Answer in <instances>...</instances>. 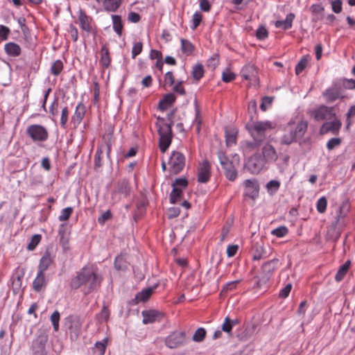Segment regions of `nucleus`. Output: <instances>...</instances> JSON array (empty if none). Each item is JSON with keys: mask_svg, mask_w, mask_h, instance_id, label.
<instances>
[{"mask_svg": "<svg viewBox=\"0 0 355 355\" xmlns=\"http://www.w3.org/2000/svg\"><path fill=\"white\" fill-rule=\"evenodd\" d=\"M73 213V208L71 207H66L63 209L60 214L58 216V219L60 221H66L67 220L69 217L71 216V214Z\"/></svg>", "mask_w": 355, "mask_h": 355, "instance_id": "obj_40", "label": "nucleus"}, {"mask_svg": "<svg viewBox=\"0 0 355 355\" xmlns=\"http://www.w3.org/2000/svg\"><path fill=\"white\" fill-rule=\"evenodd\" d=\"M218 157L221 166L225 171L226 178L230 181H234L236 178L237 173L232 162L230 161L225 153L222 150L218 152Z\"/></svg>", "mask_w": 355, "mask_h": 355, "instance_id": "obj_5", "label": "nucleus"}, {"mask_svg": "<svg viewBox=\"0 0 355 355\" xmlns=\"http://www.w3.org/2000/svg\"><path fill=\"white\" fill-rule=\"evenodd\" d=\"M245 197L255 200L259 196V186L257 180H246L244 182Z\"/></svg>", "mask_w": 355, "mask_h": 355, "instance_id": "obj_12", "label": "nucleus"}, {"mask_svg": "<svg viewBox=\"0 0 355 355\" xmlns=\"http://www.w3.org/2000/svg\"><path fill=\"white\" fill-rule=\"evenodd\" d=\"M324 96L329 101H334L340 97L338 92L336 89H329L325 93Z\"/></svg>", "mask_w": 355, "mask_h": 355, "instance_id": "obj_39", "label": "nucleus"}, {"mask_svg": "<svg viewBox=\"0 0 355 355\" xmlns=\"http://www.w3.org/2000/svg\"><path fill=\"white\" fill-rule=\"evenodd\" d=\"M111 218V212L110 209H107L106 211L101 214V215L98 218V222L101 225H104V223Z\"/></svg>", "mask_w": 355, "mask_h": 355, "instance_id": "obj_54", "label": "nucleus"}, {"mask_svg": "<svg viewBox=\"0 0 355 355\" xmlns=\"http://www.w3.org/2000/svg\"><path fill=\"white\" fill-rule=\"evenodd\" d=\"M331 121L324 123L320 128V134L325 135L331 132L333 135H338L341 128L342 123L340 120L336 117L331 119Z\"/></svg>", "mask_w": 355, "mask_h": 355, "instance_id": "obj_13", "label": "nucleus"}, {"mask_svg": "<svg viewBox=\"0 0 355 355\" xmlns=\"http://www.w3.org/2000/svg\"><path fill=\"white\" fill-rule=\"evenodd\" d=\"M26 133L34 141H45L49 137L46 129L37 124L28 126Z\"/></svg>", "mask_w": 355, "mask_h": 355, "instance_id": "obj_8", "label": "nucleus"}, {"mask_svg": "<svg viewBox=\"0 0 355 355\" xmlns=\"http://www.w3.org/2000/svg\"><path fill=\"white\" fill-rule=\"evenodd\" d=\"M141 315L143 317V323L146 324L156 321H160L164 317L162 312L155 309L143 311Z\"/></svg>", "mask_w": 355, "mask_h": 355, "instance_id": "obj_19", "label": "nucleus"}, {"mask_svg": "<svg viewBox=\"0 0 355 355\" xmlns=\"http://www.w3.org/2000/svg\"><path fill=\"white\" fill-rule=\"evenodd\" d=\"M335 116L336 114L333 107L321 106L314 111V119L316 121L331 120Z\"/></svg>", "mask_w": 355, "mask_h": 355, "instance_id": "obj_15", "label": "nucleus"}, {"mask_svg": "<svg viewBox=\"0 0 355 355\" xmlns=\"http://www.w3.org/2000/svg\"><path fill=\"white\" fill-rule=\"evenodd\" d=\"M308 127V122L306 121H300L295 130L290 129L288 132L284 134L282 137V142L284 144L288 145L293 143L297 138H302Z\"/></svg>", "mask_w": 355, "mask_h": 355, "instance_id": "obj_4", "label": "nucleus"}, {"mask_svg": "<svg viewBox=\"0 0 355 355\" xmlns=\"http://www.w3.org/2000/svg\"><path fill=\"white\" fill-rule=\"evenodd\" d=\"M181 49L183 53L191 55L194 49V46L191 42L185 39H181Z\"/></svg>", "mask_w": 355, "mask_h": 355, "instance_id": "obj_33", "label": "nucleus"}, {"mask_svg": "<svg viewBox=\"0 0 355 355\" xmlns=\"http://www.w3.org/2000/svg\"><path fill=\"white\" fill-rule=\"evenodd\" d=\"M288 233V229L285 226L279 227L271 232V234L277 237H283Z\"/></svg>", "mask_w": 355, "mask_h": 355, "instance_id": "obj_47", "label": "nucleus"}, {"mask_svg": "<svg viewBox=\"0 0 355 355\" xmlns=\"http://www.w3.org/2000/svg\"><path fill=\"white\" fill-rule=\"evenodd\" d=\"M327 200L325 197H321L317 202V210L319 213H324L326 211Z\"/></svg>", "mask_w": 355, "mask_h": 355, "instance_id": "obj_45", "label": "nucleus"}, {"mask_svg": "<svg viewBox=\"0 0 355 355\" xmlns=\"http://www.w3.org/2000/svg\"><path fill=\"white\" fill-rule=\"evenodd\" d=\"M331 8L334 12L340 13L342 11V1L334 0L331 2Z\"/></svg>", "mask_w": 355, "mask_h": 355, "instance_id": "obj_61", "label": "nucleus"}, {"mask_svg": "<svg viewBox=\"0 0 355 355\" xmlns=\"http://www.w3.org/2000/svg\"><path fill=\"white\" fill-rule=\"evenodd\" d=\"M59 320L60 313L58 311H55L51 316V321L55 331H58L59 329Z\"/></svg>", "mask_w": 355, "mask_h": 355, "instance_id": "obj_46", "label": "nucleus"}, {"mask_svg": "<svg viewBox=\"0 0 355 355\" xmlns=\"http://www.w3.org/2000/svg\"><path fill=\"white\" fill-rule=\"evenodd\" d=\"M112 24L114 31L121 36L123 30V24L121 17L119 15H112Z\"/></svg>", "mask_w": 355, "mask_h": 355, "instance_id": "obj_34", "label": "nucleus"}, {"mask_svg": "<svg viewBox=\"0 0 355 355\" xmlns=\"http://www.w3.org/2000/svg\"><path fill=\"white\" fill-rule=\"evenodd\" d=\"M168 164L170 171L173 174L179 173L185 166V157L184 155L178 151H173L170 157Z\"/></svg>", "mask_w": 355, "mask_h": 355, "instance_id": "obj_6", "label": "nucleus"}, {"mask_svg": "<svg viewBox=\"0 0 355 355\" xmlns=\"http://www.w3.org/2000/svg\"><path fill=\"white\" fill-rule=\"evenodd\" d=\"M175 78L171 71H168L164 75V84L168 85L169 87L172 86L174 84Z\"/></svg>", "mask_w": 355, "mask_h": 355, "instance_id": "obj_59", "label": "nucleus"}, {"mask_svg": "<svg viewBox=\"0 0 355 355\" xmlns=\"http://www.w3.org/2000/svg\"><path fill=\"white\" fill-rule=\"evenodd\" d=\"M69 110L67 107L62 110V114L60 118V125L62 128H65L68 121Z\"/></svg>", "mask_w": 355, "mask_h": 355, "instance_id": "obj_51", "label": "nucleus"}, {"mask_svg": "<svg viewBox=\"0 0 355 355\" xmlns=\"http://www.w3.org/2000/svg\"><path fill=\"white\" fill-rule=\"evenodd\" d=\"M252 258L257 261L266 258V252L262 245H257L254 247Z\"/></svg>", "mask_w": 355, "mask_h": 355, "instance_id": "obj_35", "label": "nucleus"}, {"mask_svg": "<svg viewBox=\"0 0 355 355\" xmlns=\"http://www.w3.org/2000/svg\"><path fill=\"white\" fill-rule=\"evenodd\" d=\"M188 185V182L185 178H178L172 184V187L175 188H186Z\"/></svg>", "mask_w": 355, "mask_h": 355, "instance_id": "obj_55", "label": "nucleus"}, {"mask_svg": "<svg viewBox=\"0 0 355 355\" xmlns=\"http://www.w3.org/2000/svg\"><path fill=\"white\" fill-rule=\"evenodd\" d=\"M156 125L158 128V135L159 136V149L162 153H164L168 149L172 141V123H157Z\"/></svg>", "mask_w": 355, "mask_h": 355, "instance_id": "obj_3", "label": "nucleus"}, {"mask_svg": "<svg viewBox=\"0 0 355 355\" xmlns=\"http://www.w3.org/2000/svg\"><path fill=\"white\" fill-rule=\"evenodd\" d=\"M292 288V285L291 284H287L284 288H283L279 294V296L282 298H286L289 295Z\"/></svg>", "mask_w": 355, "mask_h": 355, "instance_id": "obj_63", "label": "nucleus"}, {"mask_svg": "<svg viewBox=\"0 0 355 355\" xmlns=\"http://www.w3.org/2000/svg\"><path fill=\"white\" fill-rule=\"evenodd\" d=\"M202 21V15L198 12H196L193 14V19H192V26H191V28L193 30H195L200 24Z\"/></svg>", "mask_w": 355, "mask_h": 355, "instance_id": "obj_50", "label": "nucleus"}, {"mask_svg": "<svg viewBox=\"0 0 355 355\" xmlns=\"http://www.w3.org/2000/svg\"><path fill=\"white\" fill-rule=\"evenodd\" d=\"M206 336V331L204 328H198L193 336V340L195 342H202Z\"/></svg>", "mask_w": 355, "mask_h": 355, "instance_id": "obj_41", "label": "nucleus"}, {"mask_svg": "<svg viewBox=\"0 0 355 355\" xmlns=\"http://www.w3.org/2000/svg\"><path fill=\"white\" fill-rule=\"evenodd\" d=\"M109 338H105L102 342H96L95 344V352L98 355H103L105 350V344L107 343Z\"/></svg>", "mask_w": 355, "mask_h": 355, "instance_id": "obj_42", "label": "nucleus"}, {"mask_svg": "<svg viewBox=\"0 0 355 355\" xmlns=\"http://www.w3.org/2000/svg\"><path fill=\"white\" fill-rule=\"evenodd\" d=\"M46 284V280L44 276V272L38 270L37 276L33 282L34 290L36 291H40Z\"/></svg>", "mask_w": 355, "mask_h": 355, "instance_id": "obj_27", "label": "nucleus"}, {"mask_svg": "<svg viewBox=\"0 0 355 355\" xmlns=\"http://www.w3.org/2000/svg\"><path fill=\"white\" fill-rule=\"evenodd\" d=\"M60 243L62 246V248L64 252H67L69 250V238L68 236H62L60 237Z\"/></svg>", "mask_w": 355, "mask_h": 355, "instance_id": "obj_64", "label": "nucleus"}, {"mask_svg": "<svg viewBox=\"0 0 355 355\" xmlns=\"http://www.w3.org/2000/svg\"><path fill=\"white\" fill-rule=\"evenodd\" d=\"M211 176V165L207 160L203 161L199 166L198 172V181L206 183Z\"/></svg>", "mask_w": 355, "mask_h": 355, "instance_id": "obj_18", "label": "nucleus"}, {"mask_svg": "<svg viewBox=\"0 0 355 355\" xmlns=\"http://www.w3.org/2000/svg\"><path fill=\"white\" fill-rule=\"evenodd\" d=\"M130 191V188L128 182L123 180L119 182L116 190L112 193V200H120L123 198H126Z\"/></svg>", "mask_w": 355, "mask_h": 355, "instance_id": "obj_16", "label": "nucleus"}, {"mask_svg": "<svg viewBox=\"0 0 355 355\" xmlns=\"http://www.w3.org/2000/svg\"><path fill=\"white\" fill-rule=\"evenodd\" d=\"M235 78H236V75L230 71L223 72L222 80L225 83H230V82L234 80L235 79Z\"/></svg>", "mask_w": 355, "mask_h": 355, "instance_id": "obj_58", "label": "nucleus"}, {"mask_svg": "<svg viewBox=\"0 0 355 355\" xmlns=\"http://www.w3.org/2000/svg\"><path fill=\"white\" fill-rule=\"evenodd\" d=\"M257 70L252 64L245 65L241 71V76L247 80H249L251 84L257 85L259 84V78L257 76Z\"/></svg>", "mask_w": 355, "mask_h": 355, "instance_id": "obj_11", "label": "nucleus"}, {"mask_svg": "<svg viewBox=\"0 0 355 355\" xmlns=\"http://www.w3.org/2000/svg\"><path fill=\"white\" fill-rule=\"evenodd\" d=\"M100 279L96 274L89 268H83L78 275L72 279L73 288H81L85 294L94 291L100 284Z\"/></svg>", "mask_w": 355, "mask_h": 355, "instance_id": "obj_1", "label": "nucleus"}, {"mask_svg": "<svg viewBox=\"0 0 355 355\" xmlns=\"http://www.w3.org/2000/svg\"><path fill=\"white\" fill-rule=\"evenodd\" d=\"M185 341V332L175 331L165 338V345L170 349H175L183 345Z\"/></svg>", "mask_w": 355, "mask_h": 355, "instance_id": "obj_9", "label": "nucleus"}, {"mask_svg": "<svg viewBox=\"0 0 355 355\" xmlns=\"http://www.w3.org/2000/svg\"><path fill=\"white\" fill-rule=\"evenodd\" d=\"M349 210V205L347 202H343L339 207L338 213L336 216V221L332 224V228L335 231V237L338 239L340 236V231L345 226L344 218Z\"/></svg>", "mask_w": 355, "mask_h": 355, "instance_id": "obj_7", "label": "nucleus"}, {"mask_svg": "<svg viewBox=\"0 0 355 355\" xmlns=\"http://www.w3.org/2000/svg\"><path fill=\"white\" fill-rule=\"evenodd\" d=\"M175 101V96L173 94L170 93L165 95L164 98L159 102V105H170Z\"/></svg>", "mask_w": 355, "mask_h": 355, "instance_id": "obj_43", "label": "nucleus"}, {"mask_svg": "<svg viewBox=\"0 0 355 355\" xmlns=\"http://www.w3.org/2000/svg\"><path fill=\"white\" fill-rule=\"evenodd\" d=\"M155 287H149L145 289H143L141 292L138 293L135 298V301L136 304L139 302H146L153 293Z\"/></svg>", "mask_w": 355, "mask_h": 355, "instance_id": "obj_23", "label": "nucleus"}, {"mask_svg": "<svg viewBox=\"0 0 355 355\" xmlns=\"http://www.w3.org/2000/svg\"><path fill=\"white\" fill-rule=\"evenodd\" d=\"M295 18L293 13H289L286 15L284 20L277 21L275 22V26L278 28H282L283 30H287L292 27L293 21Z\"/></svg>", "mask_w": 355, "mask_h": 355, "instance_id": "obj_28", "label": "nucleus"}, {"mask_svg": "<svg viewBox=\"0 0 355 355\" xmlns=\"http://www.w3.org/2000/svg\"><path fill=\"white\" fill-rule=\"evenodd\" d=\"M78 19L80 24V27L83 31L87 32H89L91 31L90 26V18L86 15V14L83 11L80 10Z\"/></svg>", "mask_w": 355, "mask_h": 355, "instance_id": "obj_30", "label": "nucleus"}, {"mask_svg": "<svg viewBox=\"0 0 355 355\" xmlns=\"http://www.w3.org/2000/svg\"><path fill=\"white\" fill-rule=\"evenodd\" d=\"M341 144V139L340 138H331L327 143V148L328 150H331L335 147L339 146Z\"/></svg>", "mask_w": 355, "mask_h": 355, "instance_id": "obj_53", "label": "nucleus"}, {"mask_svg": "<svg viewBox=\"0 0 355 355\" xmlns=\"http://www.w3.org/2000/svg\"><path fill=\"white\" fill-rule=\"evenodd\" d=\"M53 262V259L49 252H46L40 259L38 270L44 272Z\"/></svg>", "mask_w": 355, "mask_h": 355, "instance_id": "obj_29", "label": "nucleus"}, {"mask_svg": "<svg viewBox=\"0 0 355 355\" xmlns=\"http://www.w3.org/2000/svg\"><path fill=\"white\" fill-rule=\"evenodd\" d=\"M279 262V260L277 259H273L270 261H268L266 262L261 268L262 274H263V282H267L271 275L272 274L273 271L277 267V265Z\"/></svg>", "mask_w": 355, "mask_h": 355, "instance_id": "obj_21", "label": "nucleus"}, {"mask_svg": "<svg viewBox=\"0 0 355 355\" xmlns=\"http://www.w3.org/2000/svg\"><path fill=\"white\" fill-rule=\"evenodd\" d=\"M204 75V68L201 64H196L192 71V76L196 80H199Z\"/></svg>", "mask_w": 355, "mask_h": 355, "instance_id": "obj_37", "label": "nucleus"}, {"mask_svg": "<svg viewBox=\"0 0 355 355\" xmlns=\"http://www.w3.org/2000/svg\"><path fill=\"white\" fill-rule=\"evenodd\" d=\"M63 69V63L60 60H55L51 67V73L54 76H58L60 72L62 71Z\"/></svg>", "mask_w": 355, "mask_h": 355, "instance_id": "obj_38", "label": "nucleus"}, {"mask_svg": "<svg viewBox=\"0 0 355 355\" xmlns=\"http://www.w3.org/2000/svg\"><path fill=\"white\" fill-rule=\"evenodd\" d=\"M268 35L267 29L263 26H260L256 32V37L260 40L266 39Z\"/></svg>", "mask_w": 355, "mask_h": 355, "instance_id": "obj_49", "label": "nucleus"}, {"mask_svg": "<svg viewBox=\"0 0 355 355\" xmlns=\"http://www.w3.org/2000/svg\"><path fill=\"white\" fill-rule=\"evenodd\" d=\"M41 236L36 234L32 237V239L29 244L28 245V249L29 250H33L38 245L40 241Z\"/></svg>", "mask_w": 355, "mask_h": 355, "instance_id": "obj_57", "label": "nucleus"}, {"mask_svg": "<svg viewBox=\"0 0 355 355\" xmlns=\"http://www.w3.org/2000/svg\"><path fill=\"white\" fill-rule=\"evenodd\" d=\"M261 153V157L266 164L275 162L278 159L275 148L270 144H266L263 146Z\"/></svg>", "mask_w": 355, "mask_h": 355, "instance_id": "obj_17", "label": "nucleus"}, {"mask_svg": "<svg viewBox=\"0 0 355 355\" xmlns=\"http://www.w3.org/2000/svg\"><path fill=\"white\" fill-rule=\"evenodd\" d=\"M4 50L9 56L17 57L21 54V50L19 45L15 42H8L5 44Z\"/></svg>", "mask_w": 355, "mask_h": 355, "instance_id": "obj_25", "label": "nucleus"}, {"mask_svg": "<svg viewBox=\"0 0 355 355\" xmlns=\"http://www.w3.org/2000/svg\"><path fill=\"white\" fill-rule=\"evenodd\" d=\"M252 138L263 141L266 138V132L273 128L272 123L270 121H252L245 125Z\"/></svg>", "mask_w": 355, "mask_h": 355, "instance_id": "obj_2", "label": "nucleus"}, {"mask_svg": "<svg viewBox=\"0 0 355 355\" xmlns=\"http://www.w3.org/2000/svg\"><path fill=\"white\" fill-rule=\"evenodd\" d=\"M100 64L103 68V75H107V79L110 78V71L109 70V66L110 64V51L107 46H103L101 51V60Z\"/></svg>", "mask_w": 355, "mask_h": 355, "instance_id": "obj_20", "label": "nucleus"}, {"mask_svg": "<svg viewBox=\"0 0 355 355\" xmlns=\"http://www.w3.org/2000/svg\"><path fill=\"white\" fill-rule=\"evenodd\" d=\"M280 187V182L277 180H270L267 184L266 187L268 191H272L273 193L276 192Z\"/></svg>", "mask_w": 355, "mask_h": 355, "instance_id": "obj_52", "label": "nucleus"}, {"mask_svg": "<svg viewBox=\"0 0 355 355\" xmlns=\"http://www.w3.org/2000/svg\"><path fill=\"white\" fill-rule=\"evenodd\" d=\"M47 337L44 335H40L33 341L32 344L33 355H46V343Z\"/></svg>", "mask_w": 355, "mask_h": 355, "instance_id": "obj_14", "label": "nucleus"}, {"mask_svg": "<svg viewBox=\"0 0 355 355\" xmlns=\"http://www.w3.org/2000/svg\"><path fill=\"white\" fill-rule=\"evenodd\" d=\"M350 264L351 262L348 260L339 268L335 276V279L336 282H339L343 279L349 268Z\"/></svg>", "mask_w": 355, "mask_h": 355, "instance_id": "obj_31", "label": "nucleus"}, {"mask_svg": "<svg viewBox=\"0 0 355 355\" xmlns=\"http://www.w3.org/2000/svg\"><path fill=\"white\" fill-rule=\"evenodd\" d=\"M237 324H239L238 320H231L228 316H227L225 318L223 324H222V331L230 334L232 327Z\"/></svg>", "mask_w": 355, "mask_h": 355, "instance_id": "obj_32", "label": "nucleus"}, {"mask_svg": "<svg viewBox=\"0 0 355 355\" xmlns=\"http://www.w3.org/2000/svg\"><path fill=\"white\" fill-rule=\"evenodd\" d=\"M143 49V44L141 42H136L132 49V58H135L139 54L141 53Z\"/></svg>", "mask_w": 355, "mask_h": 355, "instance_id": "obj_48", "label": "nucleus"}, {"mask_svg": "<svg viewBox=\"0 0 355 355\" xmlns=\"http://www.w3.org/2000/svg\"><path fill=\"white\" fill-rule=\"evenodd\" d=\"M10 33V31L8 27L4 25H0V39L1 40H8Z\"/></svg>", "mask_w": 355, "mask_h": 355, "instance_id": "obj_56", "label": "nucleus"}, {"mask_svg": "<svg viewBox=\"0 0 355 355\" xmlns=\"http://www.w3.org/2000/svg\"><path fill=\"white\" fill-rule=\"evenodd\" d=\"M182 196V191L180 188L173 187V190L170 194V202L172 204L178 203Z\"/></svg>", "mask_w": 355, "mask_h": 355, "instance_id": "obj_36", "label": "nucleus"}, {"mask_svg": "<svg viewBox=\"0 0 355 355\" xmlns=\"http://www.w3.org/2000/svg\"><path fill=\"white\" fill-rule=\"evenodd\" d=\"M263 141L260 139L253 138V141H245L242 144L243 150L245 153H249L253 150H257Z\"/></svg>", "mask_w": 355, "mask_h": 355, "instance_id": "obj_24", "label": "nucleus"}, {"mask_svg": "<svg viewBox=\"0 0 355 355\" xmlns=\"http://www.w3.org/2000/svg\"><path fill=\"white\" fill-rule=\"evenodd\" d=\"M225 141L227 146H232L236 144V135L234 133H229L225 132Z\"/></svg>", "mask_w": 355, "mask_h": 355, "instance_id": "obj_60", "label": "nucleus"}, {"mask_svg": "<svg viewBox=\"0 0 355 355\" xmlns=\"http://www.w3.org/2000/svg\"><path fill=\"white\" fill-rule=\"evenodd\" d=\"M85 114V106L82 103H78L76 107L73 116L71 118V121L75 126L78 125Z\"/></svg>", "mask_w": 355, "mask_h": 355, "instance_id": "obj_22", "label": "nucleus"}, {"mask_svg": "<svg viewBox=\"0 0 355 355\" xmlns=\"http://www.w3.org/2000/svg\"><path fill=\"white\" fill-rule=\"evenodd\" d=\"M266 164L261 155L256 153L248 159L246 167L252 173L258 174L266 168Z\"/></svg>", "mask_w": 355, "mask_h": 355, "instance_id": "obj_10", "label": "nucleus"}, {"mask_svg": "<svg viewBox=\"0 0 355 355\" xmlns=\"http://www.w3.org/2000/svg\"><path fill=\"white\" fill-rule=\"evenodd\" d=\"M129 263L124 254H121L115 258L114 268L116 270L120 272L126 271L128 269Z\"/></svg>", "mask_w": 355, "mask_h": 355, "instance_id": "obj_26", "label": "nucleus"}, {"mask_svg": "<svg viewBox=\"0 0 355 355\" xmlns=\"http://www.w3.org/2000/svg\"><path fill=\"white\" fill-rule=\"evenodd\" d=\"M308 62V59L304 57L300 60L295 67V73L297 75L300 74L306 67Z\"/></svg>", "mask_w": 355, "mask_h": 355, "instance_id": "obj_44", "label": "nucleus"}, {"mask_svg": "<svg viewBox=\"0 0 355 355\" xmlns=\"http://www.w3.org/2000/svg\"><path fill=\"white\" fill-rule=\"evenodd\" d=\"M173 90L174 92L178 93L180 95H184L186 94L185 89L182 86V82H178L173 87Z\"/></svg>", "mask_w": 355, "mask_h": 355, "instance_id": "obj_62", "label": "nucleus"}]
</instances>
